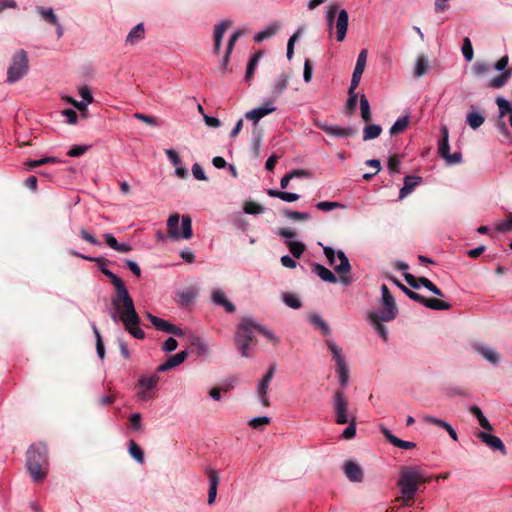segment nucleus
Segmentation results:
<instances>
[{"mask_svg":"<svg viewBox=\"0 0 512 512\" xmlns=\"http://www.w3.org/2000/svg\"><path fill=\"white\" fill-rule=\"evenodd\" d=\"M208 479H209V491H208V504L212 505L215 502L217 496V489L220 482L219 474L214 469H209L207 471Z\"/></svg>","mask_w":512,"mask_h":512,"instance_id":"22","label":"nucleus"},{"mask_svg":"<svg viewBox=\"0 0 512 512\" xmlns=\"http://www.w3.org/2000/svg\"><path fill=\"white\" fill-rule=\"evenodd\" d=\"M289 251L295 258H299L305 251V245L300 241H286Z\"/></svg>","mask_w":512,"mask_h":512,"instance_id":"47","label":"nucleus"},{"mask_svg":"<svg viewBox=\"0 0 512 512\" xmlns=\"http://www.w3.org/2000/svg\"><path fill=\"white\" fill-rule=\"evenodd\" d=\"M381 294L383 308L379 312H375L373 318L376 320L382 319L384 322H388L395 319L397 315V308L395 305L394 297L385 284L381 286Z\"/></svg>","mask_w":512,"mask_h":512,"instance_id":"9","label":"nucleus"},{"mask_svg":"<svg viewBox=\"0 0 512 512\" xmlns=\"http://www.w3.org/2000/svg\"><path fill=\"white\" fill-rule=\"evenodd\" d=\"M404 279L414 289H418L421 286L437 296H443L442 291L426 277L416 278L410 273H404Z\"/></svg>","mask_w":512,"mask_h":512,"instance_id":"14","label":"nucleus"},{"mask_svg":"<svg viewBox=\"0 0 512 512\" xmlns=\"http://www.w3.org/2000/svg\"><path fill=\"white\" fill-rule=\"evenodd\" d=\"M255 330L262 334L274 346L280 343V338L271 329L255 323Z\"/></svg>","mask_w":512,"mask_h":512,"instance_id":"35","label":"nucleus"},{"mask_svg":"<svg viewBox=\"0 0 512 512\" xmlns=\"http://www.w3.org/2000/svg\"><path fill=\"white\" fill-rule=\"evenodd\" d=\"M92 329H93V332H94L95 338H96L97 354L100 359H103L105 357V348H104V344L102 341V337H101L100 332L95 324L92 325Z\"/></svg>","mask_w":512,"mask_h":512,"instance_id":"52","label":"nucleus"},{"mask_svg":"<svg viewBox=\"0 0 512 512\" xmlns=\"http://www.w3.org/2000/svg\"><path fill=\"white\" fill-rule=\"evenodd\" d=\"M232 22L229 20L219 23L214 30V52L219 53L221 49L222 38L226 30L231 26Z\"/></svg>","mask_w":512,"mask_h":512,"instance_id":"26","label":"nucleus"},{"mask_svg":"<svg viewBox=\"0 0 512 512\" xmlns=\"http://www.w3.org/2000/svg\"><path fill=\"white\" fill-rule=\"evenodd\" d=\"M496 103H497L498 108H499L500 117H503L504 115L511 113L512 107H511V105H510L508 100H506L503 97H498L496 99Z\"/></svg>","mask_w":512,"mask_h":512,"instance_id":"55","label":"nucleus"},{"mask_svg":"<svg viewBox=\"0 0 512 512\" xmlns=\"http://www.w3.org/2000/svg\"><path fill=\"white\" fill-rule=\"evenodd\" d=\"M270 423V418L267 416L255 417L249 421V426L253 429L262 430L264 426Z\"/></svg>","mask_w":512,"mask_h":512,"instance_id":"54","label":"nucleus"},{"mask_svg":"<svg viewBox=\"0 0 512 512\" xmlns=\"http://www.w3.org/2000/svg\"><path fill=\"white\" fill-rule=\"evenodd\" d=\"M267 194L274 198H279L285 202H295L300 198L299 194L292 192L279 191L275 189H268Z\"/></svg>","mask_w":512,"mask_h":512,"instance_id":"32","label":"nucleus"},{"mask_svg":"<svg viewBox=\"0 0 512 512\" xmlns=\"http://www.w3.org/2000/svg\"><path fill=\"white\" fill-rule=\"evenodd\" d=\"M333 410L335 414V422L339 425H344L353 419L356 415L349 411L348 399L343 390L336 391L333 397Z\"/></svg>","mask_w":512,"mask_h":512,"instance_id":"7","label":"nucleus"},{"mask_svg":"<svg viewBox=\"0 0 512 512\" xmlns=\"http://www.w3.org/2000/svg\"><path fill=\"white\" fill-rule=\"evenodd\" d=\"M326 344L336 362L339 383L342 387H345L349 379V369L342 349L332 339H328Z\"/></svg>","mask_w":512,"mask_h":512,"instance_id":"8","label":"nucleus"},{"mask_svg":"<svg viewBox=\"0 0 512 512\" xmlns=\"http://www.w3.org/2000/svg\"><path fill=\"white\" fill-rule=\"evenodd\" d=\"M49 471V464L46 459H43L42 463L34 464V481H40L44 479Z\"/></svg>","mask_w":512,"mask_h":512,"instance_id":"42","label":"nucleus"},{"mask_svg":"<svg viewBox=\"0 0 512 512\" xmlns=\"http://www.w3.org/2000/svg\"><path fill=\"white\" fill-rule=\"evenodd\" d=\"M275 371H276V365L275 364L270 365L267 373L259 381L258 386H257V396H258L260 403L264 407L270 406L268 390H269L270 383L274 377Z\"/></svg>","mask_w":512,"mask_h":512,"instance_id":"13","label":"nucleus"},{"mask_svg":"<svg viewBox=\"0 0 512 512\" xmlns=\"http://www.w3.org/2000/svg\"><path fill=\"white\" fill-rule=\"evenodd\" d=\"M424 306L433 310H449L451 304L436 298H425Z\"/></svg>","mask_w":512,"mask_h":512,"instance_id":"41","label":"nucleus"},{"mask_svg":"<svg viewBox=\"0 0 512 512\" xmlns=\"http://www.w3.org/2000/svg\"><path fill=\"white\" fill-rule=\"evenodd\" d=\"M375 315V312L370 313L369 319L374 325V328L376 332L381 336V338L386 341L387 340V329L383 324H381L382 319H374L373 316Z\"/></svg>","mask_w":512,"mask_h":512,"instance_id":"48","label":"nucleus"},{"mask_svg":"<svg viewBox=\"0 0 512 512\" xmlns=\"http://www.w3.org/2000/svg\"><path fill=\"white\" fill-rule=\"evenodd\" d=\"M477 438L480 439L483 443H485L489 448L492 450H498L503 455L506 454V448L503 444L502 440L492 434L486 433V432H479L477 434Z\"/></svg>","mask_w":512,"mask_h":512,"instance_id":"19","label":"nucleus"},{"mask_svg":"<svg viewBox=\"0 0 512 512\" xmlns=\"http://www.w3.org/2000/svg\"><path fill=\"white\" fill-rule=\"evenodd\" d=\"M358 101V93L356 89H352V86L349 87L348 90V99L345 105V110L347 115H351L354 113Z\"/></svg>","mask_w":512,"mask_h":512,"instance_id":"37","label":"nucleus"},{"mask_svg":"<svg viewBox=\"0 0 512 512\" xmlns=\"http://www.w3.org/2000/svg\"><path fill=\"white\" fill-rule=\"evenodd\" d=\"M279 27H280V25L278 23H273V24L268 25L262 31L255 33L254 41L259 43V42L264 41L267 38L272 37L273 35L276 34Z\"/></svg>","mask_w":512,"mask_h":512,"instance_id":"30","label":"nucleus"},{"mask_svg":"<svg viewBox=\"0 0 512 512\" xmlns=\"http://www.w3.org/2000/svg\"><path fill=\"white\" fill-rule=\"evenodd\" d=\"M159 381V377L156 374L149 376H141L138 381V398L142 401H147L154 397V390Z\"/></svg>","mask_w":512,"mask_h":512,"instance_id":"12","label":"nucleus"},{"mask_svg":"<svg viewBox=\"0 0 512 512\" xmlns=\"http://www.w3.org/2000/svg\"><path fill=\"white\" fill-rule=\"evenodd\" d=\"M426 481L427 479L423 478L417 468H402L398 480L401 497L397 499V501L401 502V506H411L418 490V485Z\"/></svg>","mask_w":512,"mask_h":512,"instance_id":"3","label":"nucleus"},{"mask_svg":"<svg viewBox=\"0 0 512 512\" xmlns=\"http://www.w3.org/2000/svg\"><path fill=\"white\" fill-rule=\"evenodd\" d=\"M512 77V68H508L507 70L501 72L498 76L491 79L488 83V86L493 89L502 88L508 80Z\"/></svg>","mask_w":512,"mask_h":512,"instance_id":"29","label":"nucleus"},{"mask_svg":"<svg viewBox=\"0 0 512 512\" xmlns=\"http://www.w3.org/2000/svg\"><path fill=\"white\" fill-rule=\"evenodd\" d=\"M276 107L273 105V101H267L263 106L252 109L245 114L246 119L253 121L257 124L263 117L276 111Z\"/></svg>","mask_w":512,"mask_h":512,"instance_id":"17","label":"nucleus"},{"mask_svg":"<svg viewBox=\"0 0 512 512\" xmlns=\"http://www.w3.org/2000/svg\"><path fill=\"white\" fill-rule=\"evenodd\" d=\"M484 120L482 114L474 111L469 112L466 117L467 124L474 130L479 128L484 123Z\"/></svg>","mask_w":512,"mask_h":512,"instance_id":"44","label":"nucleus"},{"mask_svg":"<svg viewBox=\"0 0 512 512\" xmlns=\"http://www.w3.org/2000/svg\"><path fill=\"white\" fill-rule=\"evenodd\" d=\"M462 54L466 61L470 62L473 59V47L468 37H465L462 45Z\"/></svg>","mask_w":512,"mask_h":512,"instance_id":"56","label":"nucleus"},{"mask_svg":"<svg viewBox=\"0 0 512 512\" xmlns=\"http://www.w3.org/2000/svg\"><path fill=\"white\" fill-rule=\"evenodd\" d=\"M284 216L294 221H304L310 218V215L307 212L300 211H292L289 209H285L283 211Z\"/></svg>","mask_w":512,"mask_h":512,"instance_id":"51","label":"nucleus"},{"mask_svg":"<svg viewBox=\"0 0 512 512\" xmlns=\"http://www.w3.org/2000/svg\"><path fill=\"white\" fill-rule=\"evenodd\" d=\"M473 347H474L475 351H477L480 355H482L483 358H485L491 364L496 365L499 363L500 356L497 353V351L495 349H493L492 347H489L487 345L480 344V343L474 344Z\"/></svg>","mask_w":512,"mask_h":512,"instance_id":"23","label":"nucleus"},{"mask_svg":"<svg viewBox=\"0 0 512 512\" xmlns=\"http://www.w3.org/2000/svg\"><path fill=\"white\" fill-rule=\"evenodd\" d=\"M367 54L368 53H367L366 49L361 50L360 53L358 54L356 65H355V68H354V71L352 74L351 83H350V86H352V89H357V87L361 81L362 74L366 67Z\"/></svg>","mask_w":512,"mask_h":512,"instance_id":"16","label":"nucleus"},{"mask_svg":"<svg viewBox=\"0 0 512 512\" xmlns=\"http://www.w3.org/2000/svg\"><path fill=\"white\" fill-rule=\"evenodd\" d=\"M298 37H299V33L296 32L288 40V43H287V54H286L288 60H291L293 58V55H294V44H295L296 40L298 39Z\"/></svg>","mask_w":512,"mask_h":512,"instance_id":"62","label":"nucleus"},{"mask_svg":"<svg viewBox=\"0 0 512 512\" xmlns=\"http://www.w3.org/2000/svg\"><path fill=\"white\" fill-rule=\"evenodd\" d=\"M409 124V116L405 115L398 118L390 128L391 135H397L406 130Z\"/></svg>","mask_w":512,"mask_h":512,"instance_id":"40","label":"nucleus"},{"mask_svg":"<svg viewBox=\"0 0 512 512\" xmlns=\"http://www.w3.org/2000/svg\"><path fill=\"white\" fill-rule=\"evenodd\" d=\"M422 181V178L419 176H406L404 178V185L400 189L399 198L404 199L407 197L416 186H418Z\"/></svg>","mask_w":512,"mask_h":512,"instance_id":"27","label":"nucleus"},{"mask_svg":"<svg viewBox=\"0 0 512 512\" xmlns=\"http://www.w3.org/2000/svg\"><path fill=\"white\" fill-rule=\"evenodd\" d=\"M347 424L348 427L343 430L341 437L343 439L350 440L356 435V419H353V421L351 420Z\"/></svg>","mask_w":512,"mask_h":512,"instance_id":"57","label":"nucleus"},{"mask_svg":"<svg viewBox=\"0 0 512 512\" xmlns=\"http://www.w3.org/2000/svg\"><path fill=\"white\" fill-rule=\"evenodd\" d=\"M145 35L143 24H137L127 35L126 42L135 44L139 40L143 39Z\"/></svg>","mask_w":512,"mask_h":512,"instance_id":"38","label":"nucleus"},{"mask_svg":"<svg viewBox=\"0 0 512 512\" xmlns=\"http://www.w3.org/2000/svg\"><path fill=\"white\" fill-rule=\"evenodd\" d=\"M255 322L251 319H244L238 326L235 333V343L242 357H252L251 348Z\"/></svg>","mask_w":512,"mask_h":512,"instance_id":"4","label":"nucleus"},{"mask_svg":"<svg viewBox=\"0 0 512 512\" xmlns=\"http://www.w3.org/2000/svg\"><path fill=\"white\" fill-rule=\"evenodd\" d=\"M62 114L66 117V122L68 124L74 125L77 123L78 115L73 109H65L62 111Z\"/></svg>","mask_w":512,"mask_h":512,"instance_id":"64","label":"nucleus"},{"mask_svg":"<svg viewBox=\"0 0 512 512\" xmlns=\"http://www.w3.org/2000/svg\"><path fill=\"white\" fill-rule=\"evenodd\" d=\"M187 356L188 353L186 351L170 356L166 362L157 367V372H165L180 365L186 360Z\"/></svg>","mask_w":512,"mask_h":512,"instance_id":"24","label":"nucleus"},{"mask_svg":"<svg viewBox=\"0 0 512 512\" xmlns=\"http://www.w3.org/2000/svg\"><path fill=\"white\" fill-rule=\"evenodd\" d=\"M261 57H262V53L259 51V52H256L252 56V58L249 60L247 68H246V73H245V79L247 81H250L253 78L255 69H256V67L258 65V62H259V59Z\"/></svg>","mask_w":512,"mask_h":512,"instance_id":"43","label":"nucleus"},{"mask_svg":"<svg viewBox=\"0 0 512 512\" xmlns=\"http://www.w3.org/2000/svg\"><path fill=\"white\" fill-rule=\"evenodd\" d=\"M442 138L438 144V153L446 161L447 164H458L462 161V154L459 151L450 153L449 146V131L447 126L443 125L440 128Z\"/></svg>","mask_w":512,"mask_h":512,"instance_id":"10","label":"nucleus"},{"mask_svg":"<svg viewBox=\"0 0 512 512\" xmlns=\"http://www.w3.org/2000/svg\"><path fill=\"white\" fill-rule=\"evenodd\" d=\"M490 71V66L485 62H477L473 65V73L476 76L485 75Z\"/></svg>","mask_w":512,"mask_h":512,"instance_id":"59","label":"nucleus"},{"mask_svg":"<svg viewBox=\"0 0 512 512\" xmlns=\"http://www.w3.org/2000/svg\"><path fill=\"white\" fill-rule=\"evenodd\" d=\"M346 477L352 482H361L363 480V470L355 462L347 461L344 465Z\"/></svg>","mask_w":512,"mask_h":512,"instance_id":"25","label":"nucleus"},{"mask_svg":"<svg viewBox=\"0 0 512 512\" xmlns=\"http://www.w3.org/2000/svg\"><path fill=\"white\" fill-rule=\"evenodd\" d=\"M88 150V146L85 145H76L73 146L68 152L67 155L70 157H79L83 155Z\"/></svg>","mask_w":512,"mask_h":512,"instance_id":"63","label":"nucleus"},{"mask_svg":"<svg viewBox=\"0 0 512 512\" xmlns=\"http://www.w3.org/2000/svg\"><path fill=\"white\" fill-rule=\"evenodd\" d=\"M316 208L320 211L329 212L337 208H344L339 202L321 201L316 204Z\"/></svg>","mask_w":512,"mask_h":512,"instance_id":"53","label":"nucleus"},{"mask_svg":"<svg viewBox=\"0 0 512 512\" xmlns=\"http://www.w3.org/2000/svg\"><path fill=\"white\" fill-rule=\"evenodd\" d=\"M197 296V291L194 288H188L177 294V302L181 306H188L194 301Z\"/></svg>","mask_w":512,"mask_h":512,"instance_id":"31","label":"nucleus"},{"mask_svg":"<svg viewBox=\"0 0 512 512\" xmlns=\"http://www.w3.org/2000/svg\"><path fill=\"white\" fill-rule=\"evenodd\" d=\"M428 69H429V63H428L427 58L424 55L418 56L416 63H415L414 71H413L414 77L420 78V77L424 76L425 74H427Z\"/></svg>","mask_w":512,"mask_h":512,"instance_id":"33","label":"nucleus"},{"mask_svg":"<svg viewBox=\"0 0 512 512\" xmlns=\"http://www.w3.org/2000/svg\"><path fill=\"white\" fill-rule=\"evenodd\" d=\"M128 450L131 457H133L137 462H144V452L134 440L129 441Z\"/></svg>","mask_w":512,"mask_h":512,"instance_id":"45","label":"nucleus"},{"mask_svg":"<svg viewBox=\"0 0 512 512\" xmlns=\"http://www.w3.org/2000/svg\"><path fill=\"white\" fill-rule=\"evenodd\" d=\"M180 217L177 213L171 214L167 220L168 236L175 240L190 239L193 236L192 220L188 215L181 217V228H179Z\"/></svg>","mask_w":512,"mask_h":512,"instance_id":"6","label":"nucleus"},{"mask_svg":"<svg viewBox=\"0 0 512 512\" xmlns=\"http://www.w3.org/2000/svg\"><path fill=\"white\" fill-rule=\"evenodd\" d=\"M282 300L290 308L299 309L301 307L300 299L292 293H284Z\"/></svg>","mask_w":512,"mask_h":512,"instance_id":"50","label":"nucleus"},{"mask_svg":"<svg viewBox=\"0 0 512 512\" xmlns=\"http://www.w3.org/2000/svg\"><path fill=\"white\" fill-rule=\"evenodd\" d=\"M382 128L378 124H370L363 129V140L369 141L380 136Z\"/></svg>","mask_w":512,"mask_h":512,"instance_id":"39","label":"nucleus"},{"mask_svg":"<svg viewBox=\"0 0 512 512\" xmlns=\"http://www.w3.org/2000/svg\"><path fill=\"white\" fill-rule=\"evenodd\" d=\"M38 13L40 14L41 18L47 22L48 24L55 25L56 31H57V37L60 38L63 35V27L59 24L58 18L53 12L52 8H43L39 7L37 9Z\"/></svg>","mask_w":512,"mask_h":512,"instance_id":"21","label":"nucleus"},{"mask_svg":"<svg viewBox=\"0 0 512 512\" xmlns=\"http://www.w3.org/2000/svg\"><path fill=\"white\" fill-rule=\"evenodd\" d=\"M380 431L384 435V437L395 447L410 450L416 447V444L411 441L402 440L396 436H394L391 431L386 428L384 425H380Z\"/></svg>","mask_w":512,"mask_h":512,"instance_id":"20","label":"nucleus"},{"mask_svg":"<svg viewBox=\"0 0 512 512\" xmlns=\"http://www.w3.org/2000/svg\"><path fill=\"white\" fill-rule=\"evenodd\" d=\"M316 125L328 135L334 137H350L354 134V129L351 127H342L337 125H328L325 123H316Z\"/></svg>","mask_w":512,"mask_h":512,"instance_id":"18","label":"nucleus"},{"mask_svg":"<svg viewBox=\"0 0 512 512\" xmlns=\"http://www.w3.org/2000/svg\"><path fill=\"white\" fill-rule=\"evenodd\" d=\"M146 316L151 322V324L159 331H163L176 336H182L184 334L183 330L180 327L171 324L164 319L154 316L151 313H147Z\"/></svg>","mask_w":512,"mask_h":512,"instance_id":"15","label":"nucleus"},{"mask_svg":"<svg viewBox=\"0 0 512 512\" xmlns=\"http://www.w3.org/2000/svg\"><path fill=\"white\" fill-rule=\"evenodd\" d=\"M309 320L310 322L316 326L317 328H319L321 330V332L323 333V335H329L330 334V328L329 326L325 323V321L321 318V316L317 315V314H312L310 317H309Z\"/></svg>","mask_w":512,"mask_h":512,"instance_id":"46","label":"nucleus"},{"mask_svg":"<svg viewBox=\"0 0 512 512\" xmlns=\"http://www.w3.org/2000/svg\"><path fill=\"white\" fill-rule=\"evenodd\" d=\"M130 429L140 431L142 429V416L140 413H133L129 418Z\"/></svg>","mask_w":512,"mask_h":512,"instance_id":"58","label":"nucleus"},{"mask_svg":"<svg viewBox=\"0 0 512 512\" xmlns=\"http://www.w3.org/2000/svg\"><path fill=\"white\" fill-rule=\"evenodd\" d=\"M212 300L215 304L223 306L228 313H233L235 311L234 304L227 300L225 293L220 289L213 290Z\"/></svg>","mask_w":512,"mask_h":512,"instance_id":"28","label":"nucleus"},{"mask_svg":"<svg viewBox=\"0 0 512 512\" xmlns=\"http://www.w3.org/2000/svg\"><path fill=\"white\" fill-rule=\"evenodd\" d=\"M337 9V5H330L327 9L326 20L329 33L332 34L333 28L335 27L336 39L338 42H342L347 34L349 16L348 12L345 9H341L337 14V18L335 19Z\"/></svg>","mask_w":512,"mask_h":512,"instance_id":"5","label":"nucleus"},{"mask_svg":"<svg viewBox=\"0 0 512 512\" xmlns=\"http://www.w3.org/2000/svg\"><path fill=\"white\" fill-rule=\"evenodd\" d=\"M28 69V58L24 50H20L12 60V64L8 69V82L14 83L18 81Z\"/></svg>","mask_w":512,"mask_h":512,"instance_id":"11","label":"nucleus"},{"mask_svg":"<svg viewBox=\"0 0 512 512\" xmlns=\"http://www.w3.org/2000/svg\"><path fill=\"white\" fill-rule=\"evenodd\" d=\"M244 212L251 215H258L264 212V207L254 201H247L244 204Z\"/></svg>","mask_w":512,"mask_h":512,"instance_id":"49","label":"nucleus"},{"mask_svg":"<svg viewBox=\"0 0 512 512\" xmlns=\"http://www.w3.org/2000/svg\"><path fill=\"white\" fill-rule=\"evenodd\" d=\"M360 100V112L361 117L364 120V122L369 123L372 120V114L370 109V104L365 96V94H361L359 97Z\"/></svg>","mask_w":512,"mask_h":512,"instance_id":"36","label":"nucleus"},{"mask_svg":"<svg viewBox=\"0 0 512 512\" xmlns=\"http://www.w3.org/2000/svg\"><path fill=\"white\" fill-rule=\"evenodd\" d=\"M288 83H289V75L286 73H282L275 80L273 89H272V93L275 96H279L287 88Z\"/></svg>","mask_w":512,"mask_h":512,"instance_id":"34","label":"nucleus"},{"mask_svg":"<svg viewBox=\"0 0 512 512\" xmlns=\"http://www.w3.org/2000/svg\"><path fill=\"white\" fill-rule=\"evenodd\" d=\"M323 252L329 264L334 267L339 278L337 279L331 270L321 264H314L312 268L313 272L325 282L336 283L339 280V282L344 286L351 285L353 282L351 265L345 253L342 250L335 251L333 248L328 246L323 247Z\"/></svg>","mask_w":512,"mask_h":512,"instance_id":"2","label":"nucleus"},{"mask_svg":"<svg viewBox=\"0 0 512 512\" xmlns=\"http://www.w3.org/2000/svg\"><path fill=\"white\" fill-rule=\"evenodd\" d=\"M70 254L87 261L95 262L98 265L101 272L111 280L115 288V295L111 300L114 308V312L111 314L112 319L115 322L120 320L128 333L134 338L139 340L144 339L145 332L140 327V318L136 312L133 299L123 280L105 267V259L102 257L87 256L75 250H71Z\"/></svg>","mask_w":512,"mask_h":512,"instance_id":"1","label":"nucleus"},{"mask_svg":"<svg viewBox=\"0 0 512 512\" xmlns=\"http://www.w3.org/2000/svg\"><path fill=\"white\" fill-rule=\"evenodd\" d=\"M496 230L498 232H502V233L512 230V213H509L506 220H504L496 225Z\"/></svg>","mask_w":512,"mask_h":512,"instance_id":"60","label":"nucleus"},{"mask_svg":"<svg viewBox=\"0 0 512 512\" xmlns=\"http://www.w3.org/2000/svg\"><path fill=\"white\" fill-rule=\"evenodd\" d=\"M134 117L150 126H158V120L155 117L148 116L142 113H135Z\"/></svg>","mask_w":512,"mask_h":512,"instance_id":"61","label":"nucleus"}]
</instances>
